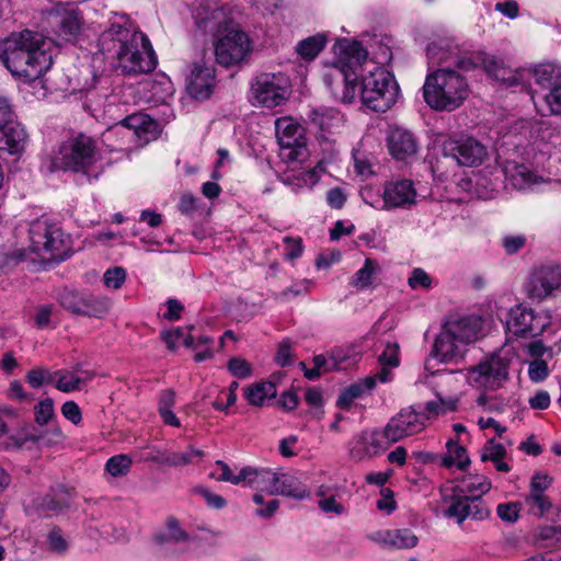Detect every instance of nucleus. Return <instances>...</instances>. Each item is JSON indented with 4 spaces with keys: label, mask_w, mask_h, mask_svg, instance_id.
Returning <instances> with one entry per match:
<instances>
[{
    "label": "nucleus",
    "mask_w": 561,
    "mask_h": 561,
    "mask_svg": "<svg viewBox=\"0 0 561 561\" xmlns=\"http://www.w3.org/2000/svg\"><path fill=\"white\" fill-rule=\"evenodd\" d=\"M334 53L336 60L325 68L323 81L336 100L352 103L359 92L364 105L382 113L396 104L399 85L394 77L368 60V53L360 43L339 39Z\"/></svg>",
    "instance_id": "obj_1"
},
{
    "label": "nucleus",
    "mask_w": 561,
    "mask_h": 561,
    "mask_svg": "<svg viewBox=\"0 0 561 561\" xmlns=\"http://www.w3.org/2000/svg\"><path fill=\"white\" fill-rule=\"evenodd\" d=\"M491 489V482L484 476L470 474L463 477L453 488L451 496L463 495H479L482 497L483 494L488 493Z\"/></svg>",
    "instance_id": "obj_33"
},
{
    "label": "nucleus",
    "mask_w": 561,
    "mask_h": 561,
    "mask_svg": "<svg viewBox=\"0 0 561 561\" xmlns=\"http://www.w3.org/2000/svg\"><path fill=\"white\" fill-rule=\"evenodd\" d=\"M491 511L484 500L479 495H463L450 497V505L446 516L457 519L461 525L467 518L473 520H485L490 517Z\"/></svg>",
    "instance_id": "obj_17"
},
{
    "label": "nucleus",
    "mask_w": 561,
    "mask_h": 561,
    "mask_svg": "<svg viewBox=\"0 0 561 561\" xmlns=\"http://www.w3.org/2000/svg\"><path fill=\"white\" fill-rule=\"evenodd\" d=\"M533 76L537 84L550 88L561 83V65L556 62H543L536 66Z\"/></svg>",
    "instance_id": "obj_36"
},
{
    "label": "nucleus",
    "mask_w": 561,
    "mask_h": 561,
    "mask_svg": "<svg viewBox=\"0 0 561 561\" xmlns=\"http://www.w3.org/2000/svg\"><path fill=\"white\" fill-rule=\"evenodd\" d=\"M99 47L124 75L147 73L158 64L149 38L126 15L115 16L100 35Z\"/></svg>",
    "instance_id": "obj_2"
},
{
    "label": "nucleus",
    "mask_w": 561,
    "mask_h": 561,
    "mask_svg": "<svg viewBox=\"0 0 561 561\" xmlns=\"http://www.w3.org/2000/svg\"><path fill=\"white\" fill-rule=\"evenodd\" d=\"M514 357L511 347L504 346L470 367L467 373L468 382L479 389L495 390L508 378V367Z\"/></svg>",
    "instance_id": "obj_9"
},
{
    "label": "nucleus",
    "mask_w": 561,
    "mask_h": 561,
    "mask_svg": "<svg viewBox=\"0 0 561 561\" xmlns=\"http://www.w3.org/2000/svg\"><path fill=\"white\" fill-rule=\"evenodd\" d=\"M57 299L64 309L82 317L102 318L112 307V300L106 296L70 288L61 289Z\"/></svg>",
    "instance_id": "obj_12"
},
{
    "label": "nucleus",
    "mask_w": 561,
    "mask_h": 561,
    "mask_svg": "<svg viewBox=\"0 0 561 561\" xmlns=\"http://www.w3.org/2000/svg\"><path fill=\"white\" fill-rule=\"evenodd\" d=\"M308 123L313 128L325 134H334L343 126L344 116L343 114L333 107L320 106L311 108L308 113Z\"/></svg>",
    "instance_id": "obj_25"
},
{
    "label": "nucleus",
    "mask_w": 561,
    "mask_h": 561,
    "mask_svg": "<svg viewBox=\"0 0 561 561\" xmlns=\"http://www.w3.org/2000/svg\"><path fill=\"white\" fill-rule=\"evenodd\" d=\"M228 369L238 378H248L252 374L250 363L241 357H232L228 363Z\"/></svg>",
    "instance_id": "obj_58"
},
{
    "label": "nucleus",
    "mask_w": 561,
    "mask_h": 561,
    "mask_svg": "<svg viewBox=\"0 0 561 561\" xmlns=\"http://www.w3.org/2000/svg\"><path fill=\"white\" fill-rule=\"evenodd\" d=\"M494 10L511 20L516 19L519 14V5L515 0L497 2L494 5Z\"/></svg>",
    "instance_id": "obj_64"
},
{
    "label": "nucleus",
    "mask_w": 561,
    "mask_h": 561,
    "mask_svg": "<svg viewBox=\"0 0 561 561\" xmlns=\"http://www.w3.org/2000/svg\"><path fill=\"white\" fill-rule=\"evenodd\" d=\"M100 160L95 141L85 135H79L64 141L49 161L48 169L54 171H73L87 174Z\"/></svg>",
    "instance_id": "obj_8"
},
{
    "label": "nucleus",
    "mask_w": 561,
    "mask_h": 561,
    "mask_svg": "<svg viewBox=\"0 0 561 561\" xmlns=\"http://www.w3.org/2000/svg\"><path fill=\"white\" fill-rule=\"evenodd\" d=\"M187 540L188 534L174 517H169L165 527L154 535V541L165 548L172 543H183Z\"/></svg>",
    "instance_id": "obj_34"
},
{
    "label": "nucleus",
    "mask_w": 561,
    "mask_h": 561,
    "mask_svg": "<svg viewBox=\"0 0 561 561\" xmlns=\"http://www.w3.org/2000/svg\"><path fill=\"white\" fill-rule=\"evenodd\" d=\"M426 428V416L413 405L401 409L383 427L390 445L422 433Z\"/></svg>",
    "instance_id": "obj_14"
},
{
    "label": "nucleus",
    "mask_w": 561,
    "mask_h": 561,
    "mask_svg": "<svg viewBox=\"0 0 561 561\" xmlns=\"http://www.w3.org/2000/svg\"><path fill=\"white\" fill-rule=\"evenodd\" d=\"M214 81L213 67L194 64L187 79V93L196 100H206L211 94Z\"/></svg>",
    "instance_id": "obj_23"
},
{
    "label": "nucleus",
    "mask_w": 561,
    "mask_h": 561,
    "mask_svg": "<svg viewBox=\"0 0 561 561\" xmlns=\"http://www.w3.org/2000/svg\"><path fill=\"white\" fill-rule=\"evenodd\" d=\"M126 279V271L121 266L108 268L103 274V283L106 288L117 290Z\"/></svg>",
    "instance_id": "obj_52"
},
{
    "label": "nucleus",
    "mask_w": 561,
    "mask_h": 561,
    "mask_svg": "<svg viewBox=\"0 0 561 561\" xmlns=\"http://www.w3.org/2000/svg\"><path fill=\"white\" fill-rule=\"evenodd\" d=\"M561 288V268L558 266H541L536 270L529 280L531 298L542 300Z\"/></svg>",
    "instance_id": "obj_21"
},
{
    "label": "nucleus",
    "mask_w": 561,
    "mask_h": 561,
    "mask_svg": "<svg viewBox=\"0 0 561 561\" xmlns=\"http://www.w3.org/2000/svg\"><path fill=\"white\" fill-rule=\"evenodd\" d=\"M388 148L394 159L407 161L415 156L417 141L410 130L396 127L388 136Z\"/></svg>",
    "instance_id": "obj_26"
},
{
    "label": "nucleus",
    "mask_w": 561,
    "mask_h": 561,
    "mask_svg": "<svg viewBox=\"0 0 561 561\" xmlns=\"http://www.w3.org/2000/svg\"><path fill=\"white\" fill-rule=\"evenodd\" d=\"M49 41L25 30L0 39V60L14 76L26 82L41 78L53 65Z\"/></svg>",
    "instance_id": "obj_4"
},
{
    "label": "nucleus",
    "mask_w": 561,
    "mask_h": 561,
    "mask_svg": "<svg viewBox=\"0 0 561 561\" xmlns=\"http://www.w3.org/2000/svg\"><path fill=\"white\" fill-rule=\"evenodd\" d=\"M549 375L548 365L540 358H535L529 363L528 376L535 382L545 380Z\"/></svg>",
    "instance_id": "obj_57"
},
{
    "label": "nucleus",
    "mask_w": 561,
    "mask_h": 561,
    "mask_svg": "<svg viewBox=\"0 0 561 561\" xmlns=\"http://www.w3.org/2000/svg\"><path fill=\"white\" fill-rule=\"evenodd\" d=\"M505 448L503 445L497 444L494 442V439H490L488 444L484 446L481 453V460L482 461H494L503 459L505 456Z\"/></svg>",
    "instance_id": "obj_55"
},
{
    "label": "nucleus",
    "mask_w": 561,
    "mask_h": 561,
    "mask_svg": "<svg viewBox=\"0 0 561 561\" xmlns=\"http://www.w3.org/2000/svg\"><path fill=\"white\" fill-rule=\"evenodd\" d=\"M552 478L546 473L537 472L533 476L529 492L545 493L546 490L551 485Z\"/></svg>",
    "instance_id": "obj_63"
},
{
    "label": "nucleus",
    "mask_w": 561,
    "mask_h": 561,
    "mask_svg": "<svg viewBox=\"0 0 561 561\" xmlns=\"http://www.w3.org/2000/svg\"><path fill=\"white\" fill-rule=\"evenodd\" d=\"M535 538L542 548H561V526H542L537 530Z\"/></svg>",
    "instance_id": "obj_45"
},
{
    "label": "nucleus",
    "mask_w": 561,
    "mask_h": 561,
    "mask_svg": "<svg viewBox=\"0 0 561 561\" xmlns=\"http://www.w3.org/2000/svg\"><path fill=\"white\" fill-rule=\"evenodd\" d=\"M289 79L282 72H263L251 84L253 104L266 107L280 105L288 96Z\"/></svg>",
    "instance_id": "obj_11"
},
{
    "label": "nucleus",
    "mask_w": 561,
    "mask_h": 561,
    "mask_svg": "<svg viewBox=\"0 0 561 561\" xmlns=\"http://www.w3.org/2000/svg\"><path fill=\"white\" fill-rule=\"evenodd\" d=\"M35 421L39 425H46L54 416V402L50 398L39 401L34 408Z\"/></svg>",
    "instance_id": "obj_53"
},
{
    "label": "nucleus",
    "mask_w": 561,
    "mask_h": 561,
    "mask_svg": "<svg viewBox=\"0 0 561 561\" xmlns=\"http://www.w3.org/2000/svg\"><path fill=\"white\" fill-rule=\"evenodd\" d=\"M243 482L257 491L275 495L274 489L278 483V473L266 468L243 467Z\"/></svg>",
    "instance_id": "obj_29"
},
{
    "label": "nucleus",
    "mask_w": 561,
    "mask_h": 561,
    "mask_svg": "<svg viewBox=\"0 0 561 561\" xmlns=\"http://www.w3.org/2000/svg\"><path fill=\"white\" fill-rule=\"evenodd\" d=\"M377 381V377L368 376L363 380L346 387L337 398V407L348 410L356 399L368 394L376 387Z\"/></svg>",
    "instance_id": "obj_31"
},
{
    "label": "nucleus",
    "mask_w": 561,
    "mask_h": 561,
    "mask_svg": "<svg viewBox=\"0 0 561 561\" xmlns=\"http://www.w3.org/2000/svg\"><path fill=\"white\" fill-rule=\"evenodd\" d=\"M194 18L198 30L215 37V57L219 65L231 67L250 55L249 36L233 25L227 11L216 2H202Z\"/></svg>",
    "instance_id": "obj_3"
},
{
    "label": "nucleus",
    "mask_w": 561,
    "mask_h": 561,
    "mask_svg": "<svg viewBox=\"0 0 561 561\" xmlns=\"http://www.w3.org/2000/svg\"><path fill=\"white\" fill-rule=\"evenodd\" d=\"M93 376V373H87V377H81L75 371L56 370V388L62 392H71L75 390H79L80 386L92 380Z\"/></svg>",
    "instance_id": "obj_39"
},
{
    "label": "nucleus",
    "mask_w": 561,
    "mask_h": 561,
    "mask_svg": "<svg viewBox=\"0 0 561 561\" xmlns=\"http://www.w3.org/2000/svg\"><path fill=\"white\" fill-rule=\"evenodd\" d=\"M457 401L454 399H444L440 396H437L436 400L427 401L424 405L426 416V422L431 417H436L439 414H445L447 412L454 411L456 409Z\"/></svg>",
    "instance_id": "obj_46"
},
{
    "label": "nucleus",
    "mask_w": 561,
    "mask_h": 561,
    "mask_svg": "<svg viewBox=\"0 0 561 561\" xmlns=\"http://www.w3.org/2000/svg\"><path fill=\"white\" fill-rule=\"evenodd\" d=\"M443 153L463 167L480 165L489 154L488 148L473 137L449 138L445 140Z\"/></svg>",
    "instance_id": "obj_16"
},
{
    "label": "nucleus",
    "mask_w": 561,
    "mask_h": 561,
    "mask_svg": "<svg viewBox=\"0 0 561 561\" xmlns=\"http://www.w3.org/2000/svg\"><path fill=\"white\" fill-rule=\"evenodd\" d=\"M131 463L133 460L128 455L119 454L106 461L105 469L112 477H122L129 472Z\"/></svg>",
    "instance_id": "obj_48"
},
{
    "label": "nucleus",
    "mask_w": 561,
    "mask_h": 561,
    "mask_svg": "<svg viewBox=\"0 0 561 561\" xmlns=\"http://www.w3.org/2000/svg\"><path fill=\"white\" fill-rule=\"evenodd\" d=\"M378 362L381 365V369L375 377H377L379 382H388L392 376L388 367H397L399 365L398 345L388 344L378 356Z\"/></svg>",
    "instance_id": "obj_40"
},
{
    "label": "nucleus",
    "mask_w": 561,
    "mask_h": 561,
    "mask_svg": "<svg viewBox=\"0 0 561 561\" xmlns=\"http://www.w3.org/2000/svg\"><path fill=\"white\" fill-rule=\"evenodd\" d=\"M162 339L170 350L176 348L181 343L187 347L194 345L193 336L190 334H185V332L180 328L174 329L172 331L163 332Z\"/></svg>",
    "instance_id": "obj_50"
},
{
    "label": "nucleus",
    "mask_w": 561,
    "mask_h": 561,
    "mask_svg": "<svg viewBox=\"0 0 561 561\" xmlns=\"http://www.w3.org/2000/svg\"><path fill=\"white\" fill-rule=\"evenodd\" d=\"M46 547L53 553L65 554L69 548V542L61 530L53 529L47 535Z\"/></svg>",
    "instance_id": "obj_51"
},
{
    "label": "nucleus",
    "mask_w": 561,
    "mask_h": 561,
    "mask_svg": "<svg viewBox=\"0 0 561 561\" xmlns=\"http://www.w3.org/2000/svg\"><path fill=\"white\" fill-rule=\"evenodd\" d=\"M520 507V502L502 503L497 505L496 513L503 522L515 523L519 518Z\"/></svg>",
    "instance_id": "obj_54"
},
{
    "label": "nucleus",
    "mask_w": 561,
    "mask_h": 561,
    "mask_svg": "<svg viewBox=\"0 0 561 561\" xmlns=\"http://www.w3.org/2000/svg\"><path fill=\"white\" fill-rule=\"evenodd\" d=\"M411 288H431L432 277L422 268H414L408 280Z\"/></svg>",
    "instance_id": "obj_59"
},
{
    "label": "nucleus",
    "mask_w": 561,
    "mask_h": 561,
    "mask_svg": "<svg viewBox=\"0 0 561 561\" xmlns=\"http://www.w3.org/2000/svg\"><path fill=\"white\" fill-rule=\"evenodd\" d=\"M284 244H285V259L295 260V259H298L302 254L301 239L293 238V237H285Z\"/></svg>",
    "instance_id": "obj_62"
},
{
    "label": "nucleus",
    "mask_w": 561,
    "mask_h": 561,
    "mask_svg": "<svg viewBox=\"0 0 561 561\" xmlns=\"http://www.w3.org/2000/svg\"><path fill=\"white\" fill-rule=\"evenodd\" d=\"M502 244L507 254H514L526 245V237L524 234L505 236Z\"/></svg>",
    "instance_id": "obj_60"
},
{
    "label": "nucleus",
    "mask_w": 561,
    "mask_h": 561,
    "mask_svg": "<svg viewBox=\"0 0 561 561\" xmlns=\"http://www.w3.org/2000/svg\"><path fill=\"white\" fill-rule=\"evenodd\" d=\"M204 453L199 449L190 447L185 451H163L159 453L154 460L161 465L172 467L186 466L192 463L193 458L203 457Z\"/></svg>",
    "instance_id": "obj_38"
},
{
    "label": "nucleus",
    "mask_w": 561,
    "mask_h": 561,
    "mask_svg": "<svg viewBox=\"0 0 561 561\" xmlns=\"http://www.w3.org/2000/svg\"><path fill=\"white\" fill-rule=\"evenodd\" d=\"M380 267L376 261L367 257L364 265L352 276L350 285L356 289L364 290L374 285Z\"/></svg>",
    "instance_id": "obj_37"
},
{
    "label": "nucleus",
    "mask_w": 561,
    "mask_h": 561,
    "mask_svg": "<svg viewBox=\"0 0 561 561\" xmlns=\"http://www.w3.org/2000/svg\"><path fill=\"white\" fill-rule=\"evenodd\" d=\"M466 348L460 345L448 331L442 328V331L435 339L430 358L425 363V367L428 368L433 359H437L440 363H449L461 358L466 353Z\"/></svg>",
    "instance_id": "obj_24"
},
{
    "label": "nucleus",
    "mask_w": 561,
    "mask_h": 561,
    "mask_svg": "<svg viewBox=\"0 0 561 561\" xmlns=\"http://www.w3.org/2000/svg\"><path fill=\"white\" fill-rule=\"evenodd\" d=\"M443 328L467 350L468 345L478 340L482 320L474 314L451 316L445 321Z\"/></svg>",
    "instance_id": "obj_20"
},
{
    "label": "nucleus",
    "mask_w": 561,
    "mask_h": 561,
    "mask_svg": "<svg viewBox=\"0 0 561 561\" xmlns=\"http://www.w3.org/2000/svg\"><path fill=\"white\" fill-rule=\"evenodd\" d=\"M26 381L32 388H41L55 381V371L45 367H36L27 371Z\"/></svg>",
    "instance_id": "obj_49"
},
{
    "label": "nucleus",
    "mask_w": 561,
    "mask_h": 561,
    "mask_svg": "<svg viewBox=\"0 0 561 561\" xmlns=\"http://www.w3.org/2000/svg\"><path fill=\"white\" fill-rule=\"evenodd\" d=\"M123 127L134 130V134L141 137L145 134L153 133L157 128V123L147 114L135 113L123 118L115 128Z\"/></svg>",
    "instance_id": "obj_35"
},
{
    "label": "nucleus",
    "mask_w": 561,
    "mask_h": 561,
    "mask_svg": "<svg viewBox=\"0 0 561 561\" xmlns=\"http://www.w3.org/2000/svg\"><path fill=\"white\" fill-rule=\"evenodd\" d=\"M31 245L28 250L24 248H0V275L20 262L32 257L43 262L64 261L66 259V240L61 228L53 222L48 217H41L30 224L28 229Z\"/></svg>",
    "instance_id": "obj_6"
},
{
    "label": "nucleus",
    "mask_w": 561,
    "mask_h": 561,
    "mask_svg": "<svg viewBox=\"0 0 561 561\" xmlns=\"http://www.w3.org/2000/svg\"><path fill=\"white\" fill-rule=\"evenodd\" d=\"M278 144L282 148H299L304 145L302 128L290 117H280L275 122Z\"/></svg>",
    "instance_id": "obj_30"
},
{
    "label": "nucleus",
    "mask_w": 561,
    "mask_h": 561,
    "mask_svg": "<svg viewBox=\"0 0 561 561\" xmlns=\"http://www.w3.org/2000/svg\"><path fill=\"white\" fill-rule=\"evenodd\" d=\"M507 185L518 191H539L550 184V173L531 163L507 161L502 169Z\"/></svg>",
    "instance_id": "obj_13"
},
{
    "label": "nucleus",
    "mask_w": 561,
    "mask_h": 561,
    "mask_svg": "<svg viewBox=\"0 0 561 561\" xmlns=\"http://www.w3.org/2000/svg\"><path fill=\"white\" fill-rule=\"evenodd\" d=\"M446 448L447 454L442 457V466L445 468L457 466L459 469L463 470L469 465L470 460L463 446H460L454 440H448Z\"/></svg>",
    "instance_id": "obj_43"
},
{
    "label": "nucleus",
    "mask_w": 561,
    "mask_h": 561,
    "mask_svg": "<svg viewBox=\"0 0 561 561\" xmlns=\"http://www.w3.org/2000/svg\"><path fill=\"white\" fill-rule=\"evenodd\" d=\"M216 470L211 472V477L217 481L230 482L231 484H240L243 482V468H240L237 473L222 460L215 462Z\"/></svg>",
    "instance_id": "obj_47"
},
{
    "label": "nucleus",
    "mask_w": 561,
    "mask_h": 561,
    "mask_svg": "<svg viewBox=\"0 0 561 561\" xmlns=\"http://www.w3.org/2000/svg\"><path fill=\"white\" fill-rule=\"evenodd\" d=\"M389 440L382 431H363L355 435L350 444V456L356 461L371 458L383 453L390 447Z\"/></svg>",
    "instance_id": "obj_19"
},
{
    "label": "nucleus",
    "mask_w": 561,
    "mask_h": 561,
    "mask_svg": "<svg viewBox=\"0 0 561 561\" xmlns=\"http://www.w3.org/2000/svg\"><path fill=\"white\" fill-rule=\"evenodd\" d=\"M327 44L324 34H317L300 41L296 46L297 54L305 60H313Z\"/></svg>",
    "instance_id": "obj_41"
},
{
    "label": "nucleus",
    "mask_w": 561,
    "mask_h": 561,
    "mask_svg": "<svg viewBox=\"0 0 561 561\" xmlns=\"http://www.w3.org/2000/svg\"><path fill=\"white\" fill-rule=\"evenodd\" d=\"M550 114L561 116V83L552 87L545 95Z\"/></svg>",
    "instance_id": "obj_56"
},
{
    "label": "nucleus",
    "mask_w": 561,
    "mask_h": 561,
    "mask_svg": "<svg viewBox=\"0 0 561 561\" xmlns=\"http://www.w3.org/2000/svg\"><path fill=\"white\" fill-rule=\"evenodd\" d=\"M276 387L271 381L254 383L245 389V398L252 405H263L266 399L276 397Z\"/></svg>",
    "instance_id": "obj_42"
},
{
    "label": "nucleus",
    "mask_w": 561,
    "mask_h": 561,
    "mask_svg": "<svg viewBox=\"0 0 561 561\" xmlns=\"http://www.w3.org/2000/svg\"><path fill=\"white\" fill-rule=\"evenodd\" d=\"M554 327L548 314L535 312L523 304L512 307L505 317L507 335L517 339H533Z\"/></svg>",
    "instance_id": "obj_10"
},
{
    "label": "nucleus",
    "mask_w": 561,
    "mask_h": 561,
    "mask_svg": "<svg viewBox=\"0 0 561 561\" xmlns=\"http://www.w3.org/2000/svg\"><path fill=\"white\" fill-rule=\"evenodd\" d=\"M53 32L60 38L71 42L79 34L82 26V12L75 3H57L46 15Z\"/></svg>",
    "instance_id": "obj_15"
},
{
    "label": "nucleus",
    "mask_w": 561,
    "mask_h": 561,
    "mask_svg": "<svg viewBox=\"0 0 561 561\" xmlns=\"http://www.w3.org/2000/svg\"><path fill=\"white\" fill-rule=\"evenodd\" d=\"M345 494V485L337 483H323L317 490L318 505L324 513L342 515L346 512L341 500Z\"/></svg>",
    "instance_id": "obj_28"
},
{
    "label": "nucleus",
    "mask_w": 561,
    "mask_h": 561,
    "mask_svg": "<svg viewBox=\"0 0 561 561\" xmlns=\"http://www.w3.org/2000/svg\"><path fill=\"white\" fill-rule=\"evenodd\" d=\"M369 538L386 549H412L419 543L417 536L409 528L382 529L373 533Z\"/></svg>",
    "instance_id": "obj_22"
},
{
    "label": "nucleus",
    "mask_w": 561,
    "mask_h": 561,
    "mask_svg": "<svg viewBox=\"0 0 561 561\" xmlns=\"http://www.w3.org/2000/svg\"><path fill=\"white\" fill-rule=\"evenodd\" d=\"M27 134L24 127L14 119V114L0 127V150L19 153L24 149Z\"/></svg>",
    "instance_id": "obj_27"
},
{
    "label": "nucleus",
    "mask_w": 561,
    "mask_h": 561,
    "mask_svg": "<svg viewBox=\"0 0 561 561\" xmlns=\"http://www.w3.org/2000/svg\"><path fill=\"white\" fill-rule=\"evenodd\" d=\"M65 436L61 430L57 426L46 430L37 436V442L44 445H58L62 443Z\"/></svg>",
    "instance_id": "obj_61"
},
{
    "label": "nucleus",
    "mask_w": 561,
    "mask_h": 561,
    "mask_svg": "<svg viewBox=\"0 0 561 561\" xmlns=\"http://www.w3.org/2000/svg\"><path fill=\"white\" fill-rule=\"evenodd\" d=\"M417 193L413 181L397 179L388 181L382 192V209H409L416 204Z\"/></svg>",
    "instance_id": "obj_18"
},
{
    "label": "nucleus",
    "mask_w": 561,
    "mask_h": 561,
    "mask_svg": "<svg viewBox=\"0 0 561 561\" xmlns=\"http://www.w3.org/2000/svg\"><path fill=\"white\" fill-rule=\"evenodd\" d=\"M468 95L467 79L453 68H438L428 73L423 85L424 101L437 111H454Z\"/></svg>",
    "instance_id": "obj_7"
},
{
    "label": "nucleus",
    "mask_w": 561,
    "mask_h": 561,
    "mask_svg": "<svg viewBox=\"0 0 561 561\" xmlns=\"http://www.w3.org/2000/svg\"><path fill=\"white\" fill-rule=\"evenodd\" d=\"M524 503L528 508V513L536 517H543L552 507V502L546 493L529 492Z\"/></svg>",
    "instance_id": "obj_44"
},
{
    "label": "nucleus",
    "mask_w": 561,
    "mask_h": 561,
    "mask_svg": "<svg viewBox=\"0 0 561 561\" xmlns=\"http://www.w3.org/2000/svg\"><path fill=\"white\" fill-rule=\"evenodd\" d=\"M275 495H283L296 500L310 496V491L297 477L288 473H278V483L274 489Z\"/></svg>",
    "instance_id": "obj_32"
},
{
    "label": "nucleus",
    "mask_w": 561,
    "mask_h": 561,
    "mask_svg": "<svg viewBox=\"0 0 561 561\" xmlns=\"http://www.w3.org/2000/svg\"><path fill=\"white\" fill-rule=\"evenodd\" d=\"M426 54L430 64L440 68L456 67L461 71L482 68L486 75L507 87L524 85L525 71L514 70L505 66L502 59L483 51L462 54L454 42L438 38L427 45Z\"/></svg>",
    "instance_id": "obj_5"
}]
</instances>
